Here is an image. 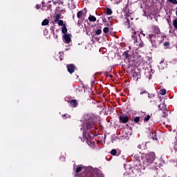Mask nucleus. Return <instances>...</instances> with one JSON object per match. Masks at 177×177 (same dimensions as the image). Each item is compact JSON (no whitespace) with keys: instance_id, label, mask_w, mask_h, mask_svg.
Here are the masks:
<instances>
[{"instance_id":"obj_14","label":"nucleus","mask_w":177,"mask_h":177,"mask_svg":"<svg viewBox=\"0 0 177 177\" xmlns=\"http://www.w3.org/2000/svg\"><path fill=\"white\" fill-rule=\"evenodd\" d=\"M158 109L159 110L164 111L165 110H167V105H165V104H160L158 105Z\"/></svg>"},{"instance_id":"obj_28","label":"nucleus","mask_w":177,"mask_h":177,"mask_svg":"<svg viewBox=\"0 0 177 177\" xmlns=\"http://www.w3.org/2000/svg\"><path fill=\"white\" fill-rule=\"evenodd\" d=\"M109 31H110V28L109 27L104 28L103 32H104V34H107Z\"/></svg>"},{"instance_id":"obj_26","label":"nucleus","mask_w":177,"mask_h":177,"mask_svg":"<svg viewBox=\"0 0 177 177\" xmlns=\"http://www.w3.org/2000/svg\"><path fill=\"white\" fill-rule=\"evenodd\" d=\"M106 15H108L109 16L113 15V10H111V8H106Z\"/></svg>"},{"instance_id":"obj_40","label":"nucleus","mask_w":177,"mask_h":177,"mask_svg":"<svg viewBox=\"0 0 177 177\" xmlns=\"http://www.w3.org/2000/svg\"><path fill=\"white\" fill-rule=\"evenodd\" d=\"M37 9H41V5H37L36 6Z\"/></svg>"},{"instance_id":"obj_3","label":"nucleus","mask_w":177,"mask_h":177,"mask_svg":"<svg viewBox=\"0 0 177 177\" xmlns=\"http://www.w3.org/2000/svg\"><path fill=\"white\" fill-rule=\"evenodd\" d=\"M131 37L134 41V44H139L141 48H143L144 44L140 39V33L139 32V31H134Z\"/></svg>"},{"instance_id":"obj_33","label":"nucleus","mask_w":177,"mask_h":177,"mask_svg":"<svg viewBox=\"0 0 177 177\" xmlns=\"http://www.w3.org/2000/svg\"><path fill=\"white\" fill-rule=\"evenodd\" d=\"M171 3H173V5H177V1L176 0H167Z\"/></svg>"},{"instance_id":"obj_20","label":"nucleus","mask_w":177,"mask_h":177,"mask_svg":"<svg viewBox=\"0 0 177 177\" xmlns=\"http://www.w3.org/2000/svg\"><path fill=\"white\" fill-rule=\"evenodd\" d=\"M49 24V19H45L42 22H41V26H48Z\"/></svg>"},{"instance_id":"obj_32","label":"nucleus","mask_w":177,"mask_h":177,"mask_svg":"<svg viewBox=\"0 0 177 177\" xmlns=\"http://www.w3.org/2000/svg\"><path fill=\"white\" fill-rule=\"evenodd\" d=\"M167 113H168V110L165 109V111H162V117L163 118L167 117Z\"/></svg>"},{"instance_id":"obj_53","label":"nucleus","mask_w":177,"mask_h":177,"mask_svg":"<svg viewBox=\"0 0 177 177\" xmlns=\"http://www.w3.org/2000/svg\"><path fill=\"white\" fill-rule=\"evenodd\" d=\"M74 17H75V15H73V20H74Z\"/></svg>"},{"instance_id":"obj_25","label":"nucleus","mask_w":177,"mask_h":177,"mask_svg":"<svg viewBox=\"0 0 177 177\" xmlns=\"http://www.w3.org/2000/svg\"><path fill=\"white\" fill-rule=\"evenodd\" d=\"M160 95L164 96V95H167V90L165 88H162L160 91Z\"/></svg>"},{"instance_id":"obj_54","label":"nucleus","mask_w":177,"mask_h":177,"mask_svg":"<svg viewBox=\"0 0 177 177\" xmlns=\"http://www.w3.org/2000/svg\"><path fill=\"white\" fill-rule=\"evenodd\" d=\"M73 9H75V6H73Z\"/></svg>"},{"instance_id":"obj_41","label":"nucleus","mask_w":177,"mask_h":177,"mask_svg":"<svg viewBox=\"0 0 177 177\" xmlns=\"http://www.w3.org/2000/svg\"><path fill=\"white\" fill-rule=\"evenodd\" d=\"M58 37H59V36H58L57 35H55V34H54V38H55V39H57Z\"/></svg>"},{"instance_id":"obj_24","label":"nucleus","mask_w":177,"mask_h":177,"mask_svg":"<svg viewBox=\"0 0 177 177\" xmlns=\"http://www.w3.org/2000/svg\"><path fill=\"white\" fill-rule=\"evenodd\" d=\"M62 34H67V27L66 26V25H64V26L62 27Z\"/></svg>"},{"instance_id":"obj_46","label":"nucleus","mask_w":177,"mask_h":177,"mask_svg":"<svg viewBox=\"0 0 177 177\" xmlns=\"http://www.w3.org/2000/svg\"><path fill=\"white\" fill-rule=\"evenodd\" d=\"M150 102H151V103L152 102H156V100L153 99V100H151Z\"/></svg>"},{"instance_id":"obj_4","label":"nucleus","mask_w":177,"mask_h":177,"mask_svg":"<svg viewBox=\"0 0 177 177\" xmlns=\"http://www.w3.org/2000/svg\"><path fill=\"white\" fill-rule=\"evenodd\" d=\"M149 39L151 41L152 47L156 48H157V41H158V39H157V35H156L154 34H150V35H149Z\"/></svg>"},{"instance_id":"obj_42","label":"nucleus","mask_w":177,"mask_h":177,"mask_svg":"<svg viewBox=\"0 0 177 177\" xmlns=\"http://www.w3.org/2000/svg\"><path fill=\"white\" fill-rule=\"evenodd\" d=\"M143 93H147V91H143L142 92L140 93V95H143Z\"/></svg>"},{"instance_id":"obj_8","label":"nucleus","mask_w":177,"mask_h":177,"mask_svg":"<svg viewBox=\"0 0 177 177\" xmlns=\"http://www.w3.org/2000/svg\"><path fill=\"white\" fill-rule=\"evenodd\" d=\"M66 68L70 74H73V73L75 71V68H76L75 65L73 64L66 65Z\"/></svg>"},{"instance_id":"obj_11","label":"nucleus","mask_w":177,"mask_h":177,"mask_svg":"<svg viewBox=\"0 0 177 177\" xmlns=\"http://www.w3.org/2000/svg\"><path fill=\"white\" fill-rule=\"evenodd\" d=\"M68 103L70 104L71 107H77V106H78V102H77V100H71Z\"/></svg>"},{"instance_id":"obj_27","label":"nucleus","mask_w":177,"mask_h":177,"mask_svg":"<svg viewBox=\"0 0 177 177\" xmlns=\"http://www.w3.org/2000/svg\"><path fill=\"white\" fill-rule=\"evenodd\" d=\"M173 26L174 28L177 30V18H176L174 20H173Z\"/></svg>"},{"instance_id":"obj_36","label":"nucleus","mask_w":177,"mask_h":177,"mask_svg":"<svg viewBox=\"0 0 177 177\" xmlns=\"http://www.w3.org/2000/svg\"><path fill=\"white\" fill-rule=\"evenodd\" d=\"M57 2H58L59 5H63V3H64V2L62 1V0H56Z\"/></svg>"},{"instance_id":"obj_56","label":"nucleus","mask_w":177,"mask_h":177,"mask_svg":"<svg viewBox=\"0 0 177 177\" xmlns=\"http://www.w3.org/2000/svg\"><path fill=\"white\" fill-rule=\"evenodd\" d=\"M108 19H109V20H110V17H109Z\"/></svg>"},{"instance_id":"obj_1","label":"nucleus","mask_w":177,"mask_h":177,"mask_svg":"<svg viewBox=\"0 0 177 177\" xmlns=\"http://www.w3.org/2000/svg\"><path fill=\"white\" fill-rule=\"evenodd\" d=\"M84 127L86 129H91L93 127V125L96 124V122H95V119L93 117L89 115V114H86L84 115Z\"/></svg>"},{"instance_id":"obj_7","label":"nucleus","mask_w":177,"mask_h":177,"mask_svg":"<svg viewBox=\"0 0 177 177\" xmlns=\"http://www.w3.org/2000/svg\"><path fill=\"white\" fill-rule=\"evenodd\" d=\"M62 38L64 39L65 44H70L71 42V34L63 35Z\"/></svg>"},{"instance_id":"obj_6","label":"nucleus","mask_w":177,"mask_h":177,"mask_svg":"<svg viewBox=\"0 0 177 177\" xmlns=\"http://www.w3.org/2000/svg\"><path fill=\"white\" fill-rule=\"evenodd\" d=\"M147 158L149 162H153L156 160V153L154 152L148 153Z\"/></svg>"},{"instance_id":"obj_30","label":"nucleus","mask_w":177,"mask_h":177,"mask_svg":"<svg viewBox=\"0 0 177 177\" xmlns=\"http://www.w3.org/2000/svg\"><path fill=\"white\" fill-rule=\"evenodd\" d=\"M150 120V115H147L145 118H144V122H147Z\"/></svg>"},{"instance_id":"obj_16","label":"nucleus","mask_w":177,"mask_h":177,"mask_svg":"<svg viewBox=\"0 0 177 177\" xmlns=\"http://www.w3.org/2000/svg\"><path fill=\"white\" fill-rule=\"evenodd\" d=\"M124 26L127 27V28H131V26H132V24L130 22L129 18L127 19Z\"/></svg>"},{"instance_id":"obj_48","label":"nucleus","mask_w":177,"mask_h":177,"mask_svg":"<svg viewBox=\"0 0 177 177\" xmlns=\"http://www.w3.org/2000/svg\"><path fill=\"white\" fill-rule=\"evenodd\" d=\"M83 136H85V131H83Z\"/></svg>"},{"instance_id":"obj_5","label":"nucleus","mask_w":177,"mask_h":177,"mask_svg":"<svg viewBox=\"0 0 177 177\" xmlns=\"http://www.w3.org/2000/svg\"><path fill=\"white\" fill-rule=\"evenodd\" d=\"M129 121V118L126 115H119V122L120 124H127Z\"/></svg>"},{"instance_id":"obj_18","label":"nucleus","mask_w":177,"mask_h":177,"mask_svg":"<svg viewBox=\"0 0 177 177\" xmlns=\"http://www.w3.org/2000/svg\"><path fill=\"white\" fill-rule=\"evenodd\" d=\"M81 171H82V165L77 166V167L75 169V171L76 174H80Z\"/></svg>"},{"instance_id":"obj_17","label":"nucleus","mask_w":177,"mask_h":177,"mask_svg":"<svg viewBox=\"0 0 177 177\" xmlns=\"http://www.w3.org/2000/svg\"><path fill=\"white\" fill-rule=\"evenodd\" d=\"M122 57L125 59H128L129 60V51L127 50V51H124L122 54Z\"/></svg>"},{"instance_id":"obj_23","label":"nucleus","mask_w":177,"mask_h":177,"mask_svg":"<svg viewBox=\"0 0 177 177\" xmlns=\"http://www.w3.org/2000/svg\"><path fill=\"white\" fill-rule=\"evenodd\" d=\"M89 21H96V18L93 15H90L88 17Z\"/></svg>"},{"instance_id":"obj_2","label":"nucleus","mask_w":177,"mask_h":177,"mask_svg":"<svg viewBox=\"0 0 177 177\" xmlns=\"http://www.w3.org/2000/svg\"><path fill=\"white\" fill-rule=\"evenodd\" d=\"M80 177H99V174L94 171L93 169H89V168H87L80 174Z\"/></svg>"},{"instance_id":"obj_49","label":"nucleus","mask_w":177,"mask_h":177,"mask_svg":"<svg viewBox=\"0 0 177 177\" xmlns=\"http://www.w3.org/2000/svg\"><path fill=\"white\" fill-rule=\"evenodd\" d=\"M88 138H92L91 136V134H88Z\"/></svg>"},{"instance_id":"obj_29","label":"nucleus","mask_w":177,"mask_h":177,"mask_svg":"<svg viewBox=\"0 0 177 177\" xmlns=\"http://www.w3.org/2000/svg\"><path fill=\"white\" fill-rule=\"evenodd\" d=\"M134 122H136V124H138V122H139V121H140V118L138 116H136L134 119H133Z\"/></svg>"},{"instance_id":"obj_55","label":"nucleus","mask_w":177,"mask_h":177,"mask_svg":"<svg viewBox=\"0 0 177 177\" xmlns=\"http://www.w3.org/2000/svg\"><path fill=\"white\" fill-rule=\"evenodd\" d=\"M132 31H133V28H132Z\"/></svg>"},{"instance_id":"obj_21","label":"nucleus","mask_w":177,"mask_h":177,"mask_svg":"<svg viewBox=\"0 0 177 177\" xmlns=\"http://www.w3.org/2000/svg\"><path fill=\"white\" fill-rule=\"evenodd\" d=\"M51 6L50 5H48V6H43L41 7V10H49V9H50Z\"/></svg>"},{"instance_id":"obj_38","label":"nucleus","mask_w":177,"mask_h":177,"mask_svg":"<svg viewBox=\"0 0 177 177\" xmlns=\"http://www.w3.org/2000/svg\"><path fill=\"white\" fill-rule=\"evenodd\" d=\"M53 3L54 5H57V3H59V1H57L56 0H53Z\"/></svg>"},{"instance_id":"obj_47","label":"nucleus","mask_w":177,"mask_h":177,"mask_svg":"<svg viewBox=\"0 0 177 177\" xmlns=\"http://www.w3.org/2000/svg\"><path fill=\"white\" fill-rule=\"evenodd\" d=\"M110 78H113V75H109Z\"/></svg>"},{"instance_id":"obj_15","label":"nucleus","mask_w":177,"mask_h":177,"mask_svg":"<svg viewBox=\"0 0 177 177\" xmlns=\"http://www.w3.org/2000/svg\"><path fill=\"white\" fill-rule=\"evenodd\" d=\"M54 17V23H57L59 21V19L62 17V15L57 14Z\"/></svg>"},{"instance_id":"obj_50","label":"nucleus","mask_w":177,"mask_h":177,"mask_svg":"<svg viewBox=\"0 0 177 177\" xmlns=\"http://www.w3.org/2000/svg\"><path fill=\"white\" fill-rule=\"evenodd\" d=\"M62 117H66V114L62 115Z\"/></svg>"},{"instance_id":"obj_10","label":"nucleus","mask_w":177,"mask_h":177,"mask_svg":"<svg viewBox=\"0 0 177 177\" xmlns=\"http://www.w3.org/2000/svg\"><path fill=\"white\" fill-rule=\"evenodd\" d=\"M77 19L80 20H85V14L83 10H80L77 12Z\"/></svg>"},{"instance_id":"obj_43","label":"nucleus","mask_w":177,"mask_h":177,"mask_svg":"<svg viewBox=\"0 0 177 177\" xmlns=\"http://www.w3.org/2000/svg\"><path fill=\"white\" fill-rule=\"evenodd\" d=\"M138 149H142V145H138Z\"/></svg>"},{"instance_id":"obj_52","label":"nucleus","mask_w":177,"mask_h":177,"mask_svg":"<svg viewBox=\"0 0 177 177\" xmlns=\"http://www.w3.org/2000/svg\"><path fill=\"white\" fill-rule=\"evenodd\" d=\"M176 16H177V10L176 11Z\"/></svg>"},{"instance_id":"obj_22","label":"nucleus","mask_w":177,"mask_h":177,"mask_svg":"<svg viewBox=\"0 0 177 177\" xmlns=\"http://www.w3.org/2000/svg\"><path fill=\"white\" fill-rule=\"evenodd\" d=\"M111 154L112 156H120V153L117 154V149H112L111 151Z\"/></svg>"},{"instance_id":"obj_34","label":"nucleus","mask_w":177,"mask_h":177,"mask_svg":"<svg viewBox=\"0 0 177 177\" xmlns=\"http://www.w3.org/2000/svg\"><path fill=\"white\" fill-rule=\"evenodd\" d=\"M84 20L85 19H79L77 21V26L80 27V26H81V24H82V21H84Z\"/></svg>"},{"instance_id":"obj_13","label":"nucleus","mask_w":177,"mask_h":177,"mask_svg":"<svg viewBox=\"0 0 177 177\" xmlns=\"http://www.w3.org/2000/svg\"><path fill=\"white\" fill-rule=\"evenodd\" d=\"M122 11L125 13L126 16H127L129 13V6L128 5L125 6V8H123Z\"/></svg>"},{"instance_id":"obj_9","label":"nucleus","mask_w":177,"mask_h":177,"mask_svg":"<svg viewBox=\"0 0 177 177\" xmlns=\"http://www.w3.org/2000/svg\"><path fill=\"white\" fill-rule=\"evenodd\" d=\"M151 28L154 34H161V30H160L158 26L152 25Z\"/></svg>"},{"instance_id":"obj_39","label":"nucleus","mask_w":177,"mask_h":177,"mask_svg":"<svg viewBox=\"0 0 177 177\" xmlns=\"http://www.w3.org/2000/svg\"><path fill=\"white\" fill-rule=\"evenodd\" d=\"M139 33L141 34V35H142L143 37H146V35L143 33V30H141Z\"/></svg>"},{"instance_id":"obj_45","label":"nucleus","mask_w":177,"mask_h":177,"mask_svg":"<svg viewBox=\"0 0 177 177\" xmlns=\"http://www.w3.org/2000/svg\"><path fill=\"white\" fill-rule=\"evenodd\" d=\"M41 3H42L43 6H45V1H42Z\"/></svg>"},{"instance_id":"obj_51","label":"nucleus","mask_w":177,"mask_h":177,"mask_svg":"<svg viewBox=\"0 0 177 177\" xmlns=\"http://www.w3.org/2000/svg\"><path fill=\"white\" fill-rule=\"evenodd\" d=\"M152 97H153V99H156V97L154 95H152Z\"/></svg>"},{"instance_id":"obj_37","label":"nucleus","mask_w":177,"mask_h":177,"mask_svg":"<svg viewBox=\"0 0 177 177\" xmlns=\"http://www.w3.org/2000/svg\"><path fill=\"white\" fill-rule=\"evenodd\" d=\"M152 139L153 140H158V138H157V135L155 133L154 134V136L152 137Z\"/></svg>"},{"instance_id":"obj_44","label":"nucleus","mask_w":177,"mask_h":177,"mask_svg":"<svg viewBox=\"0 0 177 177\" xmlns=\"http://www.w3.org/2000/svg\"><path fill=\"white\" fill-rule=\"evenodd\" d=\"M103 23H106V18H102Z\"/></svg>"},{"instance_id":"obj_19","label":"nucleus","mask_w":177,"mask_h":177,"mask_svg":"<svg viewBox=\"0 0 177 177\" xmlns=\"http://www.w3.org/2000/svg\"><path fill=\"white\" fill-rule=\"evenodd\" d=\"M163 46L165 49H169V46H171V43H169V41H165L163 44Z\"/></svg>"},{"instance_id":"obj_35","label":"nucleus","mask_w":177,"mask_h":177,"mask_svg":"<svg viewBox=\"0 0 177 177\" xmlns=\"http://www.w3.org/2000/svg\"><path fill=\"white\" fill-rule=\"evenodd\" d=\"M95 34H96V35H100V34H102V30L97 29V30L95 31Z\"/></svg>"},{"instance_id":"obj_12","label":"nucleus","mask_w":177,"mask_h":177,"mask_svg":"<svg viewBox=\"0 0 177 177\" xmlns=\"http://www.w3.org/2000/svg\"><path fill=\"white\" fill-rule=\"evenodd\" d=\"M131 157L133 158L135 161H137L138 164H140V156L139 155L133 153Z\"/></svg>"},{"instance_id":"obj_31","label":"nucleus","mask_w":177,"mask_h":177,"mask_svg":"<svg viewBox=\"0 0 177 177\" xmlns=\"http://www.w3.org/2000/svg\"><path fill=\"white\" fill-rule=\"evenodd\" d=\"M58 26H64V21L63 20L58 21Z\"/></svg>"}]
</instances>
